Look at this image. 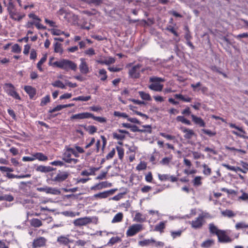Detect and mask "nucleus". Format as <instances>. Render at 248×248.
<instances>
[{"mask_svg": "<svg viewBox=\"0 0 248 248\" xmlns=\"http://www.w3.org/2000/svg\"><path fill=\"white\" fill-rule=\"evenodd\" d=\"M6 7L9 17L12 20L20 22L26 16L24 13L21 12L17 9L13 0H8Z\"/></svg>", "mask_w": 248, "mask_h": 248, "instance_id": "obj_1", "label": "nucleus"}, {"mask_svg": "<svg viewBox=\"0 0 248 248\" xmlns=\"http://www.w3.org/2000/svg\"><path fill=\"white\" fill-rule=\"evenodd\" d=\"M53 58H51L49 62V65H52L62 69L66 71L73 70L76 71L77 69V64L74 62L67 59H62L59 61H56L53 63L51 62Z\"/></svg>", "mask_w": 248, "mask_h": 248, "instance_id": "obj_2", "label": "nucleus"}, {"mask_svg": "<svg viewBox=\"0 0 248 248\" xmlns=\"http://www.w3.org/2000/svg\"><path fill=\"white\" fill-rule=\"evenodd\" d=\"M210 214L208 213H204L200 214L199 216L192 220L191 222L192 228L197 229L201 228L205 222L204 219L210 217Z\"/></svg>", "mask_w": 248, "mask_h": 248, "instance_id": "obj_3", "label": "nucleus"}, {"mask_svg": "<svg viewBox=\"0 0 248 248\" xmlns=\"http://www.w3.org/2000/svg\"><path fill=\"white\" fill-rule=\"evenodd\" d=\"M72 155V148L65 147L64 152L62 154V159L67 163L77 164L78 162V159L71 158Z\"/></svg>", "mask_w": 248, "mask_h": 248, "instance_id": "obj_4", "label": "nucleus"}, {"mask_svg": "<svg viewBox=\"0 0 248 248\" xmlns=\"http://www.w3.org/2000/svg\"><path fill=\"white\" fill-rule=\"evenodd\" d=\"M4 89L9 95L16 99L21 100L20 96L16 92L15 87L12 83H5L4 84Z\"/></svg>", "mask_w": 248, "mask_h": 248, "instance_id": "obj_5", "label": "nucleus"}, {"mask_svg": "<svg viewBox=\"0 0 248 248\" xmlns=\"http://www.w3.org/2000/svg\"><path fill=\"white\" fill-rule=\"evenodd\" d=\"M143 230V225L140 224H134L129 227L126 232L127 237H131L136 235Z\"/></svg>", "mask_w": 248, "mask_h": 248, "instance_id": "obj_6", "label": "nucleus"}, {"mask_svg": "<svg viewBox=\"0 0 248 248\" xmlns=\"http://www.w3.org/2000/svg\"><path fill=\"white\" fill-rule=\"evenodd\" d=\"M141 65L140 64H137L133 66L131 69L129 70L128 75L129 77L132 78H139L140 77V72H143V70H140Z\"/></svg>", "mask_w": 248, "mask_h": 248, "instance_id": "obj_7", "label": "nucleus"}, {"mask_svg": "<svg viewBox=\"0 0 248 248\" xmlns=\"http://www.w3.org/2000/svg\"><path fill=\"white\" fill-rule=\"evenodd\" d=\"M217 236L218 242L221 243H231L233 240L228 235L227 231L224 230H221Z\"/></svg>", "mask_w": 248, "mask_h": 248, "instance_id": "obj_8", "label": "nucleus"}, {"mask_svg": "<svg viewBox=\"0 0 248 248\" xmlns=\"http://www.w3.org/2000/svg\"><path fill=\"white\" fill-rule=\"evenodd\" d=\"M47 239L43 236H39L34 239L32 242V248H39L46 246Z\"/></svg>", "mask_w": 248, "mask_h": 248, "instance_id": "obj_9", "label": "nucleus"}, {"mask_svg": "<svg viewBox=\"0 0 248 248\" xmlns=\"http://www.w3.org/2000/svg\"><path fill=\"white\" fill-rule=\"evenodd\" d=\"M92 222V219L90 217H85L75 219L73 224L75 226H82L86 225Z\"/></svg>", "mask_w": 248, "mask_h": 248, "instance_id": "obj_10", "label": "nucleus"}, {"mask_svg": "<svg viewBox=\"0 0 248 248\" xmlns=\"http://www.w3.org/2000/svg\"><path fill=\"white\" fill-rule=\"evenodd\" d=\"M69 235H61L57 237V242L60 245L64 246H68V248H70L69 245L72 242L69 238Z\"/></svg>", "mask_w": 248, "mask_h": 248, "instance_id": "obj_11", "label": "nucleus"}, {"mask_svg": "<svg viewBox=\"0 0 248 248\" xmlns=\"http://www.w3.org/2000/svg\"><path fill=\"white\" fill-rule=\"evenodd\" d=\"M158 179L161 181H170L171 182H175L177 181L178 178L174 175H170L168 174H158Z\"/></svg>", "mask_w": 248, "mask_h": 248, "instance_id": "obj_12", "label": "nucleus"}, {"mask_svg": "<svg viewBox=\"0 0 248 248\" xmlns=\"http://www.w3.org/2000/svg\"><path fill=\"white\" fill-rule=\"evenodd\" d=\"M180 130L183 133H185L184 137L186 139L190 140L195 135V133L192 129L187 128L186 127H181Z\"/></svg>", "mask_w": 248, "mask_h": 248, "instance_id": "obj_13", "label": "nucleus"}, {"mask_svg": "<svg viewBox=\"0 0 248 248\" xmlns=\"http://www.w3.org/2000/svg\"><path fill=\"white\" fill-rule=\"evenodd\" d=\"M191 117L192 118V121L195 124L202 127L205 126L206 124L201 117H198L194 114H191Z\"/></svg>", "mask_w": 248, "mask_h": 248, "instance_id": "obj_14", "label": "nucleus"}, {"mask_svg": "<svg viewBox=\"0 0 248 248\" xmlns=\"http://www.w3.org/2000/svg\"><path fill=\"white\" fill-rule=\"evenodd\" d=\"M80 63L79 65L80 72L83 74H87L89 72L88 65L83 58L80 59Z\"/></svg>", "mask_w": 248, "mask_h": 248, "instance_id": "obj_15", "label": "nucleus"}, {"mask_svg": "<svg viewBox=\"0 0 248 248\" xmlns=\"http://www.w3.org/2000/svg\"><path fill=\"white\" fill-rule=\"evenodd\" d=\"M114 190L110 189L102 192L95 194L93 195V197L96 199H105L108 198L110 195L113 194Z\"/></svg>", "mask_w": 248, "mask_h": 248, "instance_id": "obj_16", "label": "nucleus"}, {"mask_svg": "<svg viewBox=\"0 0 248 248\" xmlns=\"http://www.w3.org/2000/svg\"><path fill=\"white\" fill-rule=\"evenodd\" d=\"M24 90L29 95L30 99H32L36 94V89L31 86H25L24 87Z\"/></svg>", "mask_w": 248, "mask_h": 248, "instance_id": "obj_17", "label": "nucleus"}, {"mask_svg": "<svg viewBox=\"0 0 248 248\" xmlns=\"http://www.w3.org/2000/svg\"><path fill=\"white\" fill-rule=\"evenodd\" d=\"M90 113L89 112H82L80 113L74 114L71 116L70 119L72 120L74 119L81 120L90 118Z\"/></svg>", "mask_w": 248, "mask_h": 248, "instance_id": "obj_18", "label": "nucleus"}, {"mask_svg": "<svg viewBox=\"0 0 248 248\" xmlns=\"http://www.w3.org/2000/svg\"><path fill=\"white\" fill-rule=\"evenodd\" d=\"M68 176L67 172H61L58 173L57 175L52 179L53 181L62 182L65 180Z\"/></svg>", "mask_w": 248, "mask_h": 248, "instance_id": "obj_19", "label": "nucleus"}, {"mask_svg": "<svg viewBox=\"0 0 248 248\" xmlns=\"http://www.w3.org/2000/svg\"><path fill=\"white\" fill-rule=\"evenodd\" d=\"M35 25L38 29H45L46 27L39 22L35 21H28L25 25L27 28H32L33 25Z\"/></svg>", "mask_w": 248, "mask_h": 248, "instance_id": "obj_20", "label": "nucleus"}, {"mask_svg": "<svg viewBox=\"0 0 248 248\" xmlns=\"http://www.w3.org/2000/svg\"><path fill=\"white\" fill-rule=\"evenodd\" d=\"M209 232L212 235H217L221 230L219 229L213 223H209L208 225Z\"/></svg>", "mask_w": 248, "mask_h": 248, "instance_id": "obj_21", "label": "nucleus"}, {"mask_svg": "<svg viewBox=\"0 0 248 248\" xmlns=\"http://www.w3.org/2000/svg\"><path fill=\"white\" fill-rule=\"evenodd\" d=\"M33 156H34L35 160L37 159L40 161H46L48 160V157L41 152H37L32 154Z\"/></svg>", "mask_w": 248, "mask_h": 248, "instance_id": "obj_22", "label": "nucleus"}, {"mask_svg": "<svg viewBox=\"0 0 248 248\" xmlns=\"http://www.w3.org/2000/svg\"><path fill=\"white\" fill-rule=\"evenodd\" d=\"M30 225L34 228H39L43 225L41 220L37 218H32L29 221Z\"/></svg>", "mask_w": 248, "mask_h": 248, "instance_id": "obj_23", "label": "nucleus"}, {"mask_svg": "<svg viewBox=\"0 0 248 248\" xmlns=\"http://www.w3.org/2000/svg\"><path fill=\"white\" fill-rule=\"evenodd\" d=\"M163 85L158 83H152L149 86V88L151 90L155 92H161L162 91Z\"/></svg>", "mask_w": 248, "mask_h": 248, "instance_id": "obj_24", "label": "nucleus"}, {"mask_svg": "<svg viewBox=\"0 0 248 248\" xmlns=\"http://www.w3.org/2000/svg\"><path fill=\"white\" fill-rule=\"evenodd\" d=\"M75 149L72 148V155L75 157H78L79 156V154H82L85 152L83 148L79 146L75 145Z\"/></svg>", "mask_w": 248, "mask_h": 248, "instance_id": "obj_25", "label": "nucleus"}, {"mask_svg": "<svg viewBox=\"0 0 248 248\" xmlns=\"http://www.w3.org/2000/svg\"><path fill=\"white\" fill-rule=\"evenodd\" d=\"M146 218L145 215H142L140 213L137 212L136 213L133 220L137 222L143 223L146 221Z\"/></svg>", "mask_w": 248, "mask_h": 248, "instance_id": "obj_26", "label": "nucleus"}, {"mask_svg": "<svg viewBox=\"0 0 248 248\" xmlns=\"http://www.w3.org/2000/svg\"><path fill=\"white\" fill-rule=\"evenodd\" d=\"M98 170V168H91L89 170H84L81 171V175L82 176H89L95 175V172Z\"/></svg>", "mask_w": 248, "mask_h": 248, "instance_id": "obj_27", "label": "nucleus"}, {"mask_svg": "<svg viewBox=\"0 0 248 248\" xmlns=\"http://www.w3.org/2000/svg\"><path fill=\"white\" fill-rule=\"evenodd\" d=\"M155 239L151 238L148 239H144L142 241H140L139 242V245L141 247L148 246L150 245H152L153 243H155Z\"/></svg>", "mask_w": 248, "mask_h": 248, "instance_id": "obj_28", "label": "nucleus"}, {"mask_svg": "<svg viewBox=\"0 0 248 248\" xmlns=\"http://www.w3.org/2000/svg\"><path fill=\"white\" fill-rule=\"evenodd\" d=\"M46 194L58 195L61 194V191L57 188L48 186Z\"/></svg>", "mask_w": 248, "mask_h": 248, "instance_id": "obj_29", "label": "nucleus"}, {"mask_svg": "<svg viewBox=\"0 0 248 248\" xmlns=\"http://www.w3.org/2000/svg\"><path fill=\"white\" fill-rule=\"evenodd\" d=\"M202 176H197L192 181V183L194 186H199L202 184Z\"/></svg>", "mask_w": 248, "mask_h": 248, "instance_id": "obj_30", "label": "nucleus"}, {"mask_svg": "<svg viewBox=\"0 0 248 248\" xmlns=\"http://www.w3.org/2000/svg\"><path fill=\"white\" fill-rule=\"evenodd\" d=\"M202 168H203L202 173L205 176H209L212 173V170L208 166V165L206 164H203L202 165Z\"/></svg>", "mask_w": 248, "mask_h": 248, "instance_id": "obj_31", "label": "nucleus"}, {"mask_svg": "<svg viewBox=\"0 0 248 248\" xmlns=\"http://www.w3.org/2000/svg\"><path fill=\"white\" fill-rule=\"evenodd\" d=\"M123 214L119 212L115 215L111 221V222L112 223L120 222L123 220Z\"/></svg>", "mask_w": 248, "mask_h": 248, "instance_id": "obj_32", "label": "nucleus"}, {"mask_svg": "<svg viewBox=\"0 0 248 248\" xmlns=\"http://www.w3.org/2000/svg\"><path fill=\"white\" fill-rule=\"evenodd\" d=\"M165 228V223L164 222L161 221L155 226V231L162 232H164V229Z\"/></svg>", "mask_w": 248, "mask_h": 248, "instance_id": "obj_33", "label": "nucleus"}, {"mask_svg": "<svg viewBox=\"0 0 248 248\" xmlns=\"http://www.w3.org/2000/svg\"><path fill=\"white\" fill-rule=\"evenodd\" d=\"M54 50L55 53H59L62 54L63 52L62 45L58 42L54 44Z\"/></svg>", "mask_w": 248, "mask_h": 248, "instance_id": "obj_34", "label": "nucleus"}, {"mask_svg": "<svg viewBox=\"0 0 248 248\" xmlns=\"http://www.w3.org/2000/svg\"><path fill=\"white\" fill-rule=\"evenodd\" d=\"M174 96L176 99H179L184 102H190L192 100V98L189 97H185L182 94H175Z\"/></svg>", "mask_w": 248, "mask_h": 248, "instance_id": "obj_35", "label": "nucleus"}, {"mask_svg": "<svg viewBox=\"0 0 248 248\" xmlns=\"http://www.w3.org/2000/svg\"><path fill=\"white\" fill-rule=\"evenodd\" d=\"M214 244V241L212 239H208L203 241L201 244V247L203 248H208Z\"/></svg>", "mask_w": 248, "mask_h": 248, "instance_id": "obj_36", "label": "nucleus"}, {"mask_svg": "<svg viewBox=\"0 0 248 248\" xmlns=\"http://www.w3.org/2000/svg\"><path fill=\"white\" fill-rule=\"evenodd\" d=\"M36 171L41 172H48L51 170L50 167L45 166L43 165L38 166L36 169Z\"/></svg>", "mask_w": 248, "mask_h": 248, "instance_id": "obj_37", "label": "nucleus"}, {"mask_svg": "<svg viewBox=\"0 0 248 248\" xmlns=\"http://www.w3.org/2000/svg\"><path fill=\"white\" fill-rule=\"evenodd\" d=\"M176 121L178 122H180L183 124H186L190 125L191 124L190 121L185 118L184 116H178L176 117Z\"/></svg>", "mask_w": 248, "mask_h": 248, "instance_id": "obj_38", "label": "nucleus"}, {"mask_svg": "<svg viewBox=\"0 0 248 248\" xmlns=\"http://www.w3.org/2000/svg\"><path fill=\"white\" fill-rule=\"evenodd\" d=\"M235 229L237 230L248 228V223L245 222H238L235 224Z\"/></svg>", "mask_w": 248, "mask_h": 248, "instance_id": "obj_39", "label": "nucleus"}, {"mask_svg": "<svg viewBox=\"0 0 248 248\" xmlns=\"http://www.w3.org/2000/svg\"><path fill=\"white\" fill-rule=\"evenodd\" d=\"M139 94L140 97L144 100L150 101L151 100V97L150 94L143 91L139 92Z\"/></svg>", "mask_w": 248, "mask_h": 248, "instance_id": "obj_40", "label": "nucleus"}, {"mask_svg": "<svg viewBox=\"0 0 248 248\" xmlns=\"http://www.w3.org/2000/svg\"><path fill=\"white\" fill-rule=\"evenodd\" d=\"M90 118H91L93 119L94 120H95L98 122L104 123H106L107 122V119L105 117H98V116H95L92 113H90Z\"/></svg>", "mask_w": 248, "mask_h": 248, "instance_id": "obj_41", "label": "nucleus"}, {"mask_svg": "<svg viewBox=\"0 0 248 248\" xmlns=\"http://www.w3.org/2000/svg\"><path fill=\"white\" fill-rule=\"evenodd\" d=\"M98 73L101 81H105L107 79L108 76L107 75V71L105 69L99 70Z\"/></svg>", "mask_w": 248, "mask_h": 248, "instance_id": "obj_42", "label": "nucleus"}, {"mask_svg": "<svg viewBox=\"0 0 248 248\" xmlns=\"http://www.w3.org/2000/svg\"><path fill=\"white\" fill-rule=\"evenodd\" d=\"M91 99V96H79L77 97L73 98V101H88Z\"/></svg>", "mask_w": 248, "mask_h": 248, "instance_id": "obj_43", "label": "nucleus"}, {"mask_svg": "<svg viewBox=\"0 0 248 248\" xmlns=\"http://www.w3.org/2000/svg\"><path fill=\"white\" fill-rule=\"evenodd\" d=\"M184 30L186 31V33L185 34V38L186 40V41H188L189 40H191L192 38L190 31L189 30L188 27L187 25L185 26L184 27Z\"/></svg>", "mask_w": 248, "mask_h": 248, "instance_id": "obj_44", "label": "nucleus"}, {"mask_svg": "<svg viewBox=\"0 0 248 248\" xmlns=\"http://www.w3.org/2000/svg\"><path fill=\"white\" fill-rule=\"evenodd\" d=\"M172 156H170L168 157H165L162 158L160 161V163L162 165H169L170 162L172 160Z\"/></svg>", "mask_w": 248, "mask_h": 248, "instance_id": "obj_45", "label": "nucleus"}, {"mask_svg": "<svg viewBox=\"0 0 248 248\" xmlns=\"http://www.w3.org/2000/svg\"><path fill=\"white\" fill-rule=\"evenodd\" d=\"M121 239L120 237H119L118 236L112 237L110 239L108 244V245L112 246L114 244H115L118 242H121Z\"/></svg>", "mask_w": 248, "mask_h": 248, "instance_id": "obj_46", "label": "nucleus"}, {"mask_svg": "<svg viewBox=\"0 0 248 248\" xmlns=\"http://www.w3.org/2000/svg\"><path fill=\"white\" fill-rule=\"evenodd\" d=\"M52 85L55 87H58L61 89H65V86L63 83L60 80H56L52 83Z\"/></svg>", "mask_w": 248, "mask_h": 248, "instance_id": "obj_47", "label": "nucleus"}, {"mask_svg": "<svg viewBox=\"0 0 248 248\" xmlns=\"http://www.w3.org/2000/svg\"><path fill=\"white\" fill-rule=\"evenodd\" d=\"M117 151L118 152V155L119 158L122 160L124 156V149L123 147L120 146L116 147Z\"/></svg>", "mask_w": 248, "mask_h": 248, "instance_id": "obj_48", "label": "nucleus"}, {"mask_svg": "<svg viewBox=\"0 0 248 248\" xmlns=\"http://www.w3.org/2000/svg\"><path fill=\"white\" fill-rule=\"evenodd\" d=\"M150 81L152 83H158L163 82L165 81L164 78L157 77H153L150 78Z\"/></svg>", "mask_w": 248, "mask_h": 248, "instance_id": "obj_49", "label": "nucleus"}, {"mask_svg": "<svg viewBox=\"0 0 248 248\" xmlns=\"http://www.w3.org/2000/svg\"><path fill=\"white\" fill-rule=\"evenodd\" d=\"M222 214L224 216H226L229 217H233L235 215L232 211L228 209L223 211L222 212Z\"/></svg>", "mask_w": 248, "mask_h": 248, "instance_id": "obj_50", "label": "nucleus"}, {"mask_svg": "<svg viewBox=\"0 0 248 248\" xmlns=\"http://www.w3.org/2000/svg\"><path fill=\"white\" fill-rule=\"evenodd\" d=\"M147 168V164L144 161H141L136 167L138 170H144Z\"/></svg>", "mask_w": 248, "mask_h": 248, "instance_id": "obj_51", "label": "nucleus"}, {"mask_svg": "<svg viewBox=\"0 0 248 248\" xmlns=\"http://www.w3.org/2000/svg\"><path fill=\"white\" fill-rule=\"evenodd\" d=\"M49 102H50V96H49V95H47L42 98L41 103H40V105L41 106H45Z\"/></svg>", "mask_w": 248, "mask_h": 248, "instance_id": "obj_52", "label": "nucleus"}, {"mask_svg": "<svg viewBox=\"0 0 248 248\" xmlns=\"http://www.w3.org/2000/svg\"><path fill=\"white\" fill-rule=\"evenodd\" d=\"M21 48L18 44H16L12 47V51L14 53H19L21 52Z\"/></svg>", "mask_w": 248, "mask_h": 248, "instance_id": "obj_53", "label": "nucleus"}, {"mask_svg": "<svg viewBox=\"0 0 248 248\" xmlns=\"http://www.w3.org/2000/svg\"><path fill=\"white\" fill-rule=\"evenodd\" d=\"M86 130L91 135H93L97 131V128L94 125H89L88 126Z\"/></svg>", "mask_w": 248, "mask_h": 248, "instance_id": "obj_54", "label": "nucleus"}, {"mask_svg": "<svg viewBox=\"0 0 248 248\" xmlns=\"http://www.w3.org/2000/svg\"><path fill=\"white\" fill-rule=\"evenodd\" d=\"M202 131L205 134L208 135L209 137H213L216 135V132L212 131L209 129H202Z\"/></svg>", "mask_w": 248, "mask_h": 248, "instance_id": "obj_55", "label": "nucleus"}, {"mask_svg": "<svg viewBox=\"0 0 248 248\" xmlns=\"http://www.w3.org/2000/svg\"><path fill=\"white\" fill-rule=\"evenodd\" d=\"M58 14L59 15H61V16L64 15V18H66L68 16H71V14L66 12V11L63 8H61L58 11Z\"/></svg>", "mask_w": 248, "mask_h": 248, "instance_id": "obj_56", "label": "nucleus"}, {"mask_svg": "<svg viewBox=\"0 0 248 248\" xmlns=\"http://www.w3.org/2000/svg\"><path fill=\"white\" fill-rule=\"evenodd\" d=\"M28 16L30 18H31V19H32L33 20H34V21L39 22V23H40V21H41V19L34 13H31L29 14L28 15Z\"/></svg>", "mask_w": 248, "mask_h": 248, "instance_id": "obj_57", "label": "nucleus"}, {"mask_svg": "<svg viewBox=\"0 0 248 248\" xmlns=\"http://www.w3.org/2000/svg\"><path fill=\"white\" fill-rule=\"evenodd\" d=\"M142 127L144 128V129H141L142 130V132H147L150 134L152 133V130L151 125H144Z\"/></svg>", "mask_w": 248, "mask_h": 248, "instance_id": "obj_58", "label": "nucleus"}, {"mask_svg": "<svg viewBox=\"0 0 248 248\" xmlns=\"http://www.w3.org/2000/svg\"><path fill=\"white\" fill-rule=\"evenodd\" d=\"M64 108H65L64 105H59L57 106L56 107L54 108H53L50 109L49 110V112L51 113H53V112L57 111H60Z\"/></svg>", "mask_w": 248, "mask_h": 248, "instance_id": "obj_59", "label": "nucleus"}, {"mask_svg": "<svg viewBox=\"0 0 248 248\" xmlns=\"http://www.w3.org/2000/svg\"><path fill=\"white\" fill-rule=\"evenodd\" d=\"M182 232V231L181 230H178L177 231H171L170 234L173 239H175L177 237L180 236Z\"/></svg>", "mask_w": 248, "mask_h": 248, "instance_id": "obj_60", "label": "nucleus"}, {"mask_svg": "<svg viewBox=\"0 0 248 248\" xmlns=\"http://www.w3.org/2000/svg\"><path fill=\"white\" fill-rule=\"evenodd\" d=\"M114 115L116 117H123L124 118H128V115L126 113L121 112L119 111H114Z\"/></svg>", "mask_w": 248, "mask_h": 248, "instance_id": "obj_61", "label": "nucleus"}, {"mask_svg": "<svg viewBox=\"0 0 248 248\" xmlns=\"http://www.w3.org/2000/svg\"><path fill=\"white\" fill-rule=\"evenodd\" d=\"M159 134L160 136L166 138V139H167L168 140H173L175 139V136L167 134L165 133L161 132V133H160Z\"/></svg>", "mask_w": 248, "mask_h": 248, "instance_id": "obj_62", "label": "nucleus"}, {"mask_svg": "<svg viewBox=\"0 0 248 248\" xmlns=\"http://www.w3.org/2000/svg\"><path fill=\"white\" fill-rule=\"evenodd\" d=\"M87 243V241L84 240H78L75 242V246L78 247H84L86 244Z\"/></svg>", "mask_w": 248, "mask_h": 248, "instance_id": "obj_63", "label": "nucleus"}, {"mask_svg": "<svg viewBox=\"0 0 248 248\" xmlns=\"http://www.w3.org/2000/svg\"><path fill=\"white\" fill-rule=\"evenodd\" d=\"M37 58L36 50L33 48L31 49L30 53V58L31 60H35Z\"/></svg>", "mask_w": 248, "mask_h": 248, "instance_id": "obj_64", "label": "nucleus"}]
</instances>
